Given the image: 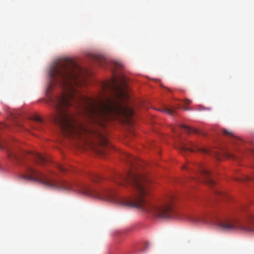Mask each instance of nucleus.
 I'll return each instance as SVG.
<instances>
[{"label":"nucleus","mask_w":254,"mask_h":254,"mask_svg":"<svg viewBox=\"0 0 254 254\" xmlns=\"http://www.w3.org/2000/svg\"><path fill=\"white\" fill-rule=\"evenodd\" d=\"M96 61L103 67L108 66L114 73V77L103 85V88L115 94L116 99L106 96L93 99L80 93L75 86L80 83L82 69L72 60L64 59L56 62L50 71L47 92L50 94L57 86L62 91L59 95H49L48 103L54 110L53 120L64 135L82 140L86 143L88 137H93L100 145L107 147L110 143L104 133L77 121L72 113V109L77 110L78 113L87 118L90 122L101 127H104L105 123L109 120L120 117L129 119L133 114V110L120 101L128 98L124 90L125 79L122 78L119 81L115 75V71L123 68V65L119 62L109 61L103 56L97 57Z\"/></svg>","instance_id":"1"},{"label":"nucleus","mask_w":254,"mask_h":254,"mask_svg":"<svg viewBox=\"0 0 254 254\" xmlns=\"http://www.w3.org/2000/svg\"><path fill=\"white\" fill-rule=\"evenodd\" d=\"M113 181L119 185H128L134 190V197L129 199L118 195L113 189H100L92 183L73 184L63 180V190H78L80 193L93 197L106 199L125 206L138 208L161 219H168L176 216V212L171 200L164 201H151L148 197L147 185L150 182L144 174L130 171L125 176L118 175Z\"/></svg>","instance_id":"2"},{"label":"nucleus","mask_w":254,"mask_h":254,"mask_svg":"<svg viewBox=\"0 0 254 254\" xmlns=\"http://www.w3.org/2000/svg\"><path fill=\"white\" fill-rule=\"evenodd\" d=\"M217 223L219 228L224 231L254 232V216L251 213H248L243 219L218 220Z\"/></svg>","instance_id":"3"},{"label":"nucleus","mask_w":254,"mask_h":254,"mask_svg":"<svg viewBox=\"0 0 254 254\" xmlns=\"http://www.w3.org/2000/svg\"><path fill=\"white\" fill-rule=\"evenodd\" d=\"M177 149L182 153L184 152H199L204 154H208L209 150L203 147L200 146L198 144L194 143L190 140L181 141Z\"/></svg>","instance_id":"4"},{"label":"nucleus","mask_w":254,"mask_h":254,"mask_svg":"<svg viewBox=\"0 0 254 254\" xmlns=\"http://www.w3.org/2000/svg\"><path fill=\"white\" fill-rule=\"evenodd\" d=\"M197 179L200 180L201 181L209 185H212L214 184V182L212 178V174L210 171L202 164L197 165Z\"/></svg>","instance_id":"5"},{"label":"nucleus","mask_w":254,"mask_h":254,"mask_svg":"<svg viewBox=\"0 0 254 254\" xmlns=\"http://www.w3.org/2000/svg\"><path fill=\"white\" fill-rule=\"evenodd\" d=\"M222 132H223V133L225 135L227 136L230 137V138H231L232 139V141L234 143H236L235 141H239V139L236 135H235L232 132H230V131H228L226 129H223V131H222Z\"/></svg>","instance_id":"6"},{"label":"nucleus","mask_w":254,"mask_h":254,"mask_svg":"<svg viewBox=\"0 0 254 254\" xmlns=\"http://www.w3.org/2000/svg\"><path fill=\"white\" fill-rule=\"evenodd\" d=\"M91 180L92 183H98L102 180V178L101 176L93 175L91 176Z\"/></svg>","instance_id":"7"},{"label":"nucleus","mask_w":254,"mask_h":254,"mask_svg":"<svg viewBox=\"0 0 254 254\" xmlns=\"http://www.w3.org/2000/svg\"><path fill=\"white\" fill-rule=\"evenodd\" d=\"M160 110L164 113H165L171 115H173L174 113L175 112L173 109L166 107L163 108Z\"/></svg>","instance_id":"8"},{"label":"nucleus","mask_w":254,"mask_h":254,"mask_svg":"<svg viewBox=\"0 0 254 254\" xmlns=\"http://www.w3.org/2000/svg\"><path fill=\"white\" fill-rule=\"evenodd\" d=\"M188 219H189L190 220L193 222H195L204 221L203 219H202L198 216H190L188 218Z\"/></svg>","instance_id":"9"},{"label":"nucleus","mask_w":254,"mask_h":254,"mask_svg":"<svg viewBox=\"0 0 254 254\" xmlns=\"http://www.w3.org/2000/svg\"><path fill=\"white\" fill-rule=\"evenodd\" d=\"M125 156L126 157L125 159L130 164L132 163V161L135 160L134 157L129 154L126 153Z\"/></svg>","instance_id":"10"},{"label":"nucleus","mask_w":254,"mask_h":254,"mask_svg":"<svg viewBox=\"0 0 254 254\" xmlns=\"http://www.w3.org/2000/svg\"><path fill=\"white\" fill-rule=\"evenodd\" d=\"M181 127H183L189 133H190L191 132H193L194 133H197V130L194 129H193V128H191L186 125H181Z\"/></svg>","instance_id":"11"},{"label":"nucleus","mask_w":254,"mask_h":254,"mask_svg":"<svg viewBox=\"0 0 254 254\" xmlns=\"http://www.w3.org/2000/svg\"><path fill=\"white\" fill-rule=\"evenodd\" d=\"M253 179L252 177L249 176H244L243 178L241 179H237V180L238 181H250L252 180Z\"/></svg>","instance_id":"12"},{"label":"nucleus","mask_w":254,"mask_h":254,"mask_svg":"<svg viewBox=\"0 0 254 254\" xmlns=\"http://www.w3.org/2000/svg\"><path fill=\"white\" fill-rule=\"evenodd\" d=\"M34 120L38 124H41L42 122L41 118L38 116L35 117L34 118Z\"/></svg>","instance_id":"13"},{"label":"nucleus","mask_w":254,"mask_h":254,"mask_svg":"<svg viewBox=\"0 0 254 254\" xmlns=\"http://www.w3.org/2000/svg\"><path fill=\"white\" fill-rule=\"evenodd\" d=\"M58 168L62 172H64L66 171V169L62 165H58Z\"/></svg>","instance_id":"14"},{"label":"nucleus","mask_w":254,"mask_h":254,"mask_svg":"<svg viewBox=\"0 0 254 254\" xmlns=\"http://www.w3.org/2000/svg\"><path fill=\"white\" fill-rule=\"evenodd\" d=\"M184 104L188 105L190 104L191 103V101L189 99H186L185 100H184Z\"/></svg>","instance_id":"15"},{"label":"nucleus","mask_w":254,"mask_h":254,"mask_svg":"<svg viewBox=\"0 0 254 254\" xmlns=\"http://www.w3.org/2000/svg\"><path fill=\"white\" fill-rule=\"evenodd\" d=\"M226 155L227 156V157H228V158H234V155L229 153H227Z\"/></svg>","instance_id":"16"},{"label":"nucleus","mask_w":254,"mask_h":254,"mask_svg":"<svg viewBox=\"0 0 254 254\" xmlns=\"http://www.w3.org/2000/svg\"><path fill=\"white\" fill-rule=\"evenodd\" d=\"M183 169H190V167L189 166H183Z\"/></svg>","instance_id":"17"},{"label":"nucleus","mask_w":254,"mask_h":254,"mask_svg":"<svg viewBox=\"0 0 254 254\" xmlns=\"http://www.w3.org/2000/svg\"><path fill=\"white\" fill-rule=\"evenodd\" d=\"M184 110H189V109L188 108H185L184 109Z\"/></svg>","instance_id":"18"},{"label":"nucleus","mask_w":254,"mask_h":254,"mask_svg":"<svg viewBox=\"0 0 254 254\" xmlns=\"http://www.w3.org/2000/svg\"><path fill=\"white\" fill-rule=\"evenodd\" d=\"M253 154H254V151H253Z\"/></svg>","instance_id":"19"}]
</instances>
